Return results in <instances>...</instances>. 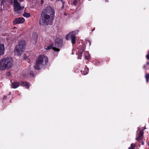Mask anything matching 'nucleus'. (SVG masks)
<instances>
[{"mask_svg": "<svg viewBox=\"0 0 149 149\" xmlns=\"http://www.w3.org/2000/svg\"><path fill=\"white\" fill-rule=\"evenodd\" d=\"M54 13L50 7L48 6L42 10L40 24L41 25H48L52 22Z\"/></svg>", "mask_w": 149, "mask_h": 149, "instance_id": "f257e3e1", "label": "nucleus"}, {"mask_svg": "<svg viewBox=\"0 0 149 149\" xmlns=\"http://www.w3.org/2000/svg\"><path fill=\"white\" fill-rule=\"evenodd\" d=\"M13 64V59L11 57L4 58L0 60V70L8 69L12 67Z\"/></svg>", "mask_w": 149, "mask_h": 149, "instance_id": "f03ea898", "label": "nucleus"}, {"mask_svg": "<svg viewBox=\"0 0 149 149\" xmlns=\"http://www.w3.org/2000/svg\"><path fill=\"white\" fill-rule=\"evenodd\" d=\"M48 58L44 55L40 56L36 60V63L34 66V68L36 70H40L47 63Z\"/></svg>", "mask_w": 149, "mask_h": 149, "instance_id": "7ed1b4c3", "label": "nucleus"}, {"mask_svg": "<svg viewBox=\"0 0 149 149\" xmlns=\"http://www.w3.org/2000/svg\"><path fill=\"white\" fill-rule=\"evenodd\" d=\"M25 47V42L24 40L19 42L15 49V54L18 55H21L24 52Z\"/></svg>", "mask_w": 149, "mask_h": 149, "instance_id": "20e7f679", "label": "nucleus"}, {"mask_svg": "<svg viewBox=\"0 0 149 149\" xmlns=\"http://www.w3.org/2000/svg\"><path fill=\"white\" fill-rule=\"evenodd\" d=\"M13 5L15 12L18 14L20 13L24 8L20 5L17 0H13Z\"/></svg>", "mask_w": 149, "mask_h": 149, "instance_id": "39448f33", "label": "nucleus"}, {"mask_svg": "<svg viewBox=\"0 0 149 149\" xmlns=\"http://www.w3.org/2000/svg\"><path fill=\"white\" fill-rule=\"evenodd\" d=\"M62 44V41L61 39L58 38L56 39L55 41L54 47L53 48V50L57 52L59 51L60 49L58 48L61 47Z\"/></svg>", "mask_w": 149, "mask_h": 149, "instance_id": "423d86ee", "label": "nucleus"}, {"mask_svg": "<svg viewBox=\"0 0 149 149\" xmlns=\"http://www.w3.org/2000/svg\"><path fill=\"white\" fill-rule=\"evenodd\" d=\"M75 33V32H72L68 35H67L65 37V38L67 40H69V38H71L72 44H74L75 42L76 37Z\"/></svg>", "mask_w": 149, "mask_h": 149, "instance_id": "0eeeda50", "label": "nucleus"}, {"mask_svg": "<svg viewBox=\"0 0 149 149\" xmlns=\"http://www.w3.org/2000/svg\"><path fill=\"white\" fill-rule=\"evenodd\" d=\"M25 19L23 17H19L15 19L13 21V23L15 24L22 23H23Z\"/></svg>", "mask_w": 149, "mask_h": 149, "instance_id": "6e6552de", "label": "nucleus"}, {"mask_svg": "<svg viewBox=\"0 0 149 149\" xmlns=\"http://www.w3.org/2000/svg\"><path fill=\"white\" fill-rule=\"evenodd\" d=\"M37 40V34L36 33H33L32 35V38L31 40V42L33 44H36Z\"/></svg>", "mask_w": 149, "mask_h": 149, "instance_id": "1a4fd4ad", "label": "nucleus"}, {"mask_svg": "<svg viewBox=\"0 0 149 149\" xmlns=\"http://www.w3.org/2000/svg\"><path fill=\"white\" fill-rule=\"evenodd\" d=\"M20 85V82H14L12 83V88H16Z\"/></svg>", "mask_w": 149, "mask_h": 149, "instance_id": "9d476101", "label": "nucleus"}, {"mask_svg": "<svg viewBox=\"0 0 149 149\" xmlns=\"http://www.w3.org/2000/svg\"><path fill=\"white\" fill-rule=\"evenodd\" d=\"M4 52V45L3 44H0V56L3 54Z\"/></svg>", "mask_w": 149, "mask_h": 149, "instance_id": "9b49d317", "label": "nucleus"}, {"mask_svg": "<svg viewBox=\"0 0 149 149\" xmlns=\"http://www.w3.org/2000/svg\"><path fill=\"white\" fill-rule=\"evenodd\" d=\"M20 85L21 86H26L28 88L29 87L30 84L28 82L20 81Z\"/></svg>", "mask_w": 149, "mask_h": 149, "instance_id": "f8f14e48", "label": "nucleus"}, {"mask_svg": "<svg viewBox=\"0 0 149 149\" xmlns=\"http://www.w3.org/2000/svg\"><path fill=\"white\" fill-rule=\"evenodd\" d=\"M85 49L83 47L82 48V50L81 51H80L78 53V58L79 59H81V56L82 55V54L83 53V51L85 50Z\"/></svg>", "mask_w": 149, "mask_h": 149, "instance_id": "ddd939ff", "label": "nucleus"}, {"mask_svg": "<svg viewBox=\"0 0 149 149\" xmlns=\"http://www.w3.org/2000/svg\"><path fill=\"white\" fill-rule=\"evenodd\" d=\"M85 71H81V72L82 75H85L87 74L88 73V68H85Z\"/></svg>", "mask_w": 149, "mask_h": 149, "instance_id": "4468645a", "label": "nucleus"}, {"mask_svg": "<svg viewBox=\"0 0 149 149\" xmlns=\"http://www.w3.org/2000/svg\"><path fill=\"white\" fill-rule=\"evenodd\" d=\"M53 45H54L53 43L51 44L49 46L45 47V49L47 50L50 49L52 48H53Z\"/></svg>", "mask_w": 149, "mask_h": 149, "instance_id": "2eb2a0df", "label": "nucleus"}, {"mask_svg": "<svg viewBox=\"0 0 149 149\" xmlns=\"http://www.w3.org/2000/svg\"><path fill=\"white\" fill-rule=\"evenodd\" d=\"M22 15L24 17H29L30 16V13H24Z\"/></svg>", "mask_w": 149, "mask_h": 149, "instance_id": "dca6fc26", "label": "nucleus"}, {"mask_svg": "<svg viewBox=\"0 0 149 149\" xmlns=\"http://www.w3.org/2000/svg\"><path fill=\"white\" fill-rule=\"evenodd\" d=\"M142 139V137L140 136H139L138 137H137L136 138V139L137 141H140Z\"/></svg>", "mask_w": 149, "mask_h": 149, "instance_id": "f3484780", "label": "nucleus"}, {"mask_svg": "<svg viewBox=\"0 0 149 149\" xmlns=\"http://www.w3.org/2000/svg\"><path fill=\"white\" fill-rule=\"evenodd\" d=\"M143 135V132L142 130H141L139 132V136H140L142 137Z\"/></svg>", "mask_w": 149, "mask_h": 149, "instance_id": "a211bd4d", "label": "nucleus"}, {"mask_svg": "<svg viewBox=\"0 0 149 149\" xmlns=\"http://www.w3.org/2000/svg\"><path fill=\"white\" fill-rule=\"evenodd\" d=\"M5 2V0H2L1 1V6H3V7H4V3Z\"/></svg>", "mask_w": 149, "mask_h": 149, "instance_id": "6ab92c4d", "label": "nucleus"}, {"mask_svg": "<svg viewBox=\"0 0 149 149\" xmlns=\"http://www.w3.org/2000/svg\"><path fill=\"white\" fill-rule=\"evenodd\" d=\"M85 58L86 59L88 60L90 58V56L89 55L88 56L86 55L85 56Z\"/></svg>", "mask_w": 149, "mask_h": 149, "instance_id": "aec40b11", "label": "nucleus"}, {"mask_svg": "<svg viewBox=\"0 0 149 149\" xmlns=\"http://www.w3.org/2000/svg\"><path fill=\"white\" fill-rule=\"evenodd\" d=\"M77 3V0H74L73 2V3L74 5H76Z\"/></svg>", "mask_w": 149, "mask_h": 149, "instance_id": "412c9836", "label": "nucleus"}, {"mask_svg": "<svg viewBox=\"0 0 149 149\" xmlns=\"http://www.w3.org/2000/svg\"><path fill=\"white\" fill-rule=\"evenodd\" d=\"M30 75L33 76L34 77V74L33 73V71H31L30 72Z\"/></svg>", "mask_w": 149, "mask_h": 149, "instance_id": "4be33fe9", "label": "nucleus"}, {"mask_svg": "<svg viewBox=\"0 0 149 149\" xmlns=\"http://www.w3.org/2000/svg\"><path fill=\"white\" fill-rule=\"evenodd\" d=\"M131 149L132 148L133 149L134 148L135 146V145H134V144L133 143H132L131 145Z\"/></svg>", "mask_w": 149, "mask_h": 149, "instance_id": "5701e85b", "label": "nucleus"}, {"mask_svg": "<svg viewBox=\"0 0 149 149\" xmlns=\"http://www.w3.org/2000/svg\"><path fill=\"white\" fill-rule=\"evenodd\" d=\"M146 79H149V74H146Z\"/></svg>", "mask_w": 149, "mask_h": 149, "instance_id": "b1692460", "label": "nucleus"}, {"mask_svg": "<svg viewBox=\"0 0 149 149\" xmlns=\"http://www.w3.org/2000/svg\"><path fill=\"white\" fill-rule=\"evenodd\" d=\"M146 58L147 59L149 60V53L146 56Z\"/></svg>", "mask_w": 149, "mask_h": 149, "instance_id": "393cba45", "label": "nucleus"}, {"mask_svg": "<svg viewBox=\"0 0 149 149\" xmlns=\"http://www.w3.org/2000/svg\"><path fill=\"white\" fill-rule=\"evenodd\" d=\"M86 42L87 43H88L89 44V45H90L91 43H90V42L89 40H86Z\"/></svg>", "mask_w": 149, "mask_h": 149, "instance_id": "a878e982", "label": "nucleus"}, {"mask_svg": "<svg viewBox=\"0 0 149 149\" xmlns=\"http://www.w3.org/2000/svg\"><path fill=\"white\" fill-rule=\"evenodd\" d=\"M148 79H146V81L148 82Z\"/></svg>", "mask_w": 149, "mask_h": 149, "instance_id": "bb28decb", "label": "nucleus"}, {"mask_svg": "<svg viewBox=\"0 0 149 149\" xmlns=\"http://www.w3.org/2000/svg\"><path fill=\"white\" fill-rule=\"evenodd\" d=\"M6 96H4L3 98V100L6 99Z\"/></svg>", "mask_w": 149, "mask_h": 149, "instance_id": "cd10ccee", "label": "nucleus"}, {"mask_svg": "<svg viewBox=\"0 0 149 149\" xmlns=\"http://www.w3.org/2000/svg\"><path fill=\"white\" fill-rule=\"evenodd\" d=\"M44 3V0H41V3Z\"/></svg>", "mask_w": 149, "mask_h": 149, "instance_id": "c85d7f7f", "label": "nucleus"}, {"mask_svg": "<svg viewBox=\"0 0 149 149\" xmlns=\"http://www.w3.org/2000/svg\"><path fill=\"white\" fill-rule=\"evenodd\" d=\"M147 65H149V62H147Z\"/></svg>", "mask_w": 149, "mask_h": 149, "instance_id": "c756f323", "label": "nucleus"}, {"mask_svg": "<svg viewBox=\"0 0 149 149\" xmlns=\"http://www.w3.org/2000/svg\"><path fill=\"white\" fill-rule=\"evenodd\" d=\"M146 67V65H144L143 66V68H145Z\"/></svg>", "mask_w": 149, "mask_h": 149, "instance_id": "7c9ffc66", "label": "nucleus"}, {"mask_svg": "<svg viewBox=\"0 0 149 149\" xmlns=\"http://www.w3.org/2000/svg\"><path fill=\"white\" fill-rule=\"evenodd\" d=\"M128 149H133V148H132L131 149V148L130 147H129L128 148Z\"/></svg>", "mask_w": 149, "mask_h": 149, "instance_id": "2f4dec72", "label": "nucleus"}, {"mask_svg": "<svg viewBox=\"0 0 149 149\" xmlns=\"http://www.w3.org/2000/svg\"><path fill=\"white\" fill-rule=\"evenodd\" d=\"M142 145H144V143L143 142H142Z\"/></svg>", "mask_w": 149, "mask_h": 149, "instance_id": "473e14b6", "label": "nucleus"}, {"mask_svg": "<svg viewBox=\"0 0 149 149\" xmlns=\"http://www.w3.org/2000/svg\"><path fill=\"white\" fill-rule=\"evenodd\" d=\"M19 1H24V0H19Z\"/></svg>", "mask_w": 149, "mask_h": 149, "instance_id": "72a5a7b5", "label": "nucleus"}, {"mask_svg": "<svg viewBox=\"0 0 149 149\" xmlns=\"http://www.w3.org/2000/svg\"><path fill=\"white\" fill-rule=\"evenodd\" d=\"M148 146H149V142L148 143Z\"/></svg>", "mask_w": 149, "mask_h": 149, "instance_id": "f704fd0d", "label": "nucleus"}, {"mask_svg": "<svg viewBox=\"0 0 149 149\" xmlns=\"http://www.w3.org/2000/svg\"><path fill=\"white\" fill-rule=\"evenodd\" d=\"M62 2L63 3V1H62Z\"/></svg>", "mask_w": 149, "mask_h": 149, "instance_id": "c9c22d12", "label": "nucleus"}]
</instances>
